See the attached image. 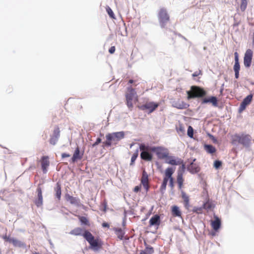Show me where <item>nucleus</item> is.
Segmentation results:
<instances>
[{"label": "nucleus", "mask_w": 254, "mask_h": 254, "mask_svg": "<svg viewBox=\"0 0 254 254\" xmlns=\"http://www.w3.org/2000/svg\"><path fill=\"white\" fill-rule=\"evenodd\" d=\"M200 74H201V71L200 70H199V71H196L194 72L192 74V76L193 77H196V76L199 75Z\"/></svg>", "instance_id": "49530a36"}, {"label": "nucleus", "mask_w": 254, "mask_h": 254, "mask_svg": "<svg viewBox=\"0 0 254 254\" xmlns=\"http://www.w3.org/2000/svg\"><path fill=\"white\" fill-rule=\"evenodd\" d=\"M75 160L73 159V160H72L73 162H74Z\"/></svg>", "instance_id": "bf43d9fd"}, {"label": "nucleus", "mask_w": 254, "mask_h": 254, "mask_svg": "<svg viewBox=\"0 0 254 254\" xmlns=\"http://www.w3.org/2000/svg\"><path fill=\"white\" fill-rule=\"evenodd\" d=\"M188 106V104L183 101H178L175 103V107L180 109H186Z\"/></svg>", "instance_id": "c756f323"}, {"label": "nucleus", "mask_w": 254, "mask_h": 254, "mask_svg": "<svg viewBox=\"0 0 254 254\" xmlns=\"http://www.w3.org/2000/svg\"><path fill=\"white\" fill-rule=\"evenodd\" d=\"M206 94V91L203 88L197 86H191L190 90L187 92L188 99L203 98Z\"/></svg>", "instance_id": "39448f33"}, {"label": "nucleus", "mask_w": 254, "mask_h": 254, "mask_svg": "<svg viewBox=\"0 0 254 254\" xmlns=\"http://www.w3.org/2000/svg\"><path fill=\"white\" fill-rule=\"evenodd\" d=\"M193 212H195L196 213L199 214L201 213L202 212V207H194L193 209Z\"/></svg>", "instance_id": "a19ab883"}, {"label": "nucleus", "mask_w": 254, "mask_h": 254, "mask_svg": "<svg viewBox=\"0 0 254 254\" xmlns=\"http://www.w3.org/2000/svg\"><path fill=\"white\" fill-rule=\"evenodd\" d=\"M42 159H48V157L47 156H43Z\"/></svg>", "instance_id": "5fc2aeb1"}, {"label": "nucleus", "mask_w": 254, "mask_h": 254, "mask_svg": "<svg viewBox=\"0 0 254 254\" xmlns=\"http://www.w3.org/2000/svg\"><path fill=\"white\" fill-rule=\"evenodd\" d=\"M171 214L174 217L182 218V213L177 205H173L171 208Z\"/></svg>", "instance_id": "4468645a"}, {"label": "nucleus", "mask_w": 254, "mask_h": 254, "mask_svg": "<svg viewBox=\"0 0 254 254\" xmlns=\"http://www.w3.org/2000/svg\"><path fill=\"white\" fill-rule=\"evenodd\" d=\"M106 10L111 18L115 19V15L112 9L109 6L106 7Z\"/></svg>", "instance_id": "473e14b6"}, {"label": "nucleus", "mask_w": 254, "mask_h": 254, "mask_svg": "<svg viewBox=\"0 0 254 254\" xmlns=\"http://www.w3.org/2000/svg\"><path fill=\"white\" fill-rule=\"evenodd\" d=\"M142 151V152L141 153L140 156H141V159H152V155L149 153V151L151 152L150 150L148 149H144V150H141Z\"/></svg>", "instance_id": "b1692460"}, {"label": "nucleus", "mask_w": 254, "mask_h": 254, "mask_svg": "<svg viewBox=\"0 0 254 254\" xmlns=\"http://www.w3.org/2000/svg\"><path fill=\"white\" fill-rule=\"evenodd\" d=\"M253 55V52L251 49L246 51L244 59V64L246 67H249L251 66Z\"/></svg>", "instance_id": "1a4fd4ad"}, {"label": "nucleus", "mask_w": 254, "mask_h": 254, "mask_svg": "<svg viewBox=\"0 0 254 254\" xmlns=\"http://www.w3.org/2000/svg\"><path fill=\"white\" fill-rule=\"evenodd\" d=\"M83 154V152L80 151L79 147H77L71 159H81L82 157Z\"/></svg>", "instance_id": "c85d7f7f"}, {"label": "nucleus", "mask_w": 254, "mask_h": 254, "mask_svg": "<svg viewBox=\"0 0 254 254\" xmlns=\"http://www.w3.org/2000/svg\"><path fill=\"white\" fill-rule=\"evenodd\" d=\"M33 254H39L38 253L35 252V253H33Z\"/></svg>", "instance_id": "13d9d810"}, {"label": "nucleus", "mask_w": 254, "mask_h": 254, "mask_svg": "<svg viewBox=\"0 0 254 254\" xmlns=\"http://www.w3.org/2000/svg\"><path fill=\"white\" fill-rule=\"evenodd\" d=\"M158 17L161 27L165 28L167 23L170 21V16L166 8H161L158 13Z\"/></svg>", "instance_id": "0eeeda50"}, {"label": "nucleus", "mask_w": 254, "mask_h": 254, "mask_svg": "<svg viewBox=\"0 0 254 254\" xmlns=\"http://www.w3.org/2000/svg\"><path fill=\"white\" fill-rule=\"evenodd\" d=\"M138 151L136 150V152L133 154L131 159H136L138 156Z\"/></svg>", "instance_id": "09e8293b"}, {"label": "nucleus", "mask_w": 254, "mask_h": 254, "mask_svg": "<svg viewBox=\"0 0 254 254\" xmlns=\"http://www.w3.org/2000/svg\"><path fill=\"white\" fill-rule=\"evenodd\" d=\"M222 165V162L219 160L214 162V166L216 169H218Z\"/></svg>", "instance_id": "79ce46f5"}, {"label": "nucleus", "mask_w": 254, "mask_h": 254, "mask_svg": "<svg viewBox=\"0 0 254 254\" xmlns=\"http://www.w3.org/2000/svg\"><path fill=\"white\" fill-rule=\"evenodd\" d=\"M79 219L80 221L83 224H85L87 226H89L90 224L89 223V221L87 218L84 216H79Z\"/></svg>", "instance_id": "f704fd0d"}, {"label": "nucleus", "mask_w": 254, "mask_h": 254, "mask_svg": "<svg viewBox=\"0 0 254 254\" xmlns=\"http://www.w3.org/2000/svg\"><path fill=\"white\" fill-rule=\"evenodd\" d=\"M188 135L190 137L192 138L193 135V129L191 126H189L188 129L187 131Z\"/></svg>", "instance_id": "4c0bfd02"}, {"label": "nucleus", "mask_w": 254, "mask_h": 254, "mask_svg": "<svg viewBox=\"0 0 254 254\" xmlns=\"http://www.w3.org/2000/svg\"><path fill=\"white\" fill-rule=\"evenodd\" d=\"M37 198L35 199L34 203L38 207H39L42 206L43 205L42 191L41 188L40 187V185H38L37 187Z\"/></svg>", "instance_id": "9b49d317"}, {"label": "nucleus", "mask_w": 254, "mask_h": 254, "mask_svg": "<svg viewBox=\"0 0 254 254\" xmlns=\"http://www.w3.org/2000/svg\"><path fill=\"white\" fill-rule=\"evenodd\" d=\"M134 161L135 160L134 159L131 160V164H132Z\"/></svg>", "instance_id": "4d7b16f0"}, {"label": "nucleus", "mask_w": 254, "mask_h": 254, "mask_svg": "<svg viewBox=\"0 0 254 254\" xmlns=\"http://www.w3.org/2000/svg\"><path fill=\"white\" fill-rule=\"evenodd\" d=\"M141 183L143 185L146 191H147L149 190L148 179L147 174L144 170L142 173V175L141 179Z\"/></svg>", "instance_id": "ddd939ff"}, {"label": "nucleus", "mask_w": 254, "mask_h": 254, "mask_svg": "<svg viewBox=\"0 0 254 254\" xmlns=\"http://www.w3.org/2000/svg\"><path fill=\"white\" fill-rule=\"evenodd\" d=\"M175 171V168L173 167L168 168L165 170L163 183L160 187V190L162 192L166 190L167 183L169 182L170 187L173 189L174 187V179L172 175Z\"/></svg>", "instance_id": "20e7f679"}, {"label": "nucleus", "mask_w": 254, "mask_h": 254, "mask_svg": "<svg viewBox=\"0 0 254 254\" xmlns=\"http://www.w3.org/2000/svg\"><path fill=\"white\" fill-rule=\"evenodd\" d=\"M248 0H241L240 9L244 12L247 6Z\"/></svg>", "instance_id": "7c9ffc66"}, {"label": "nucleus", "mask_w": 254, "mask_h": 254, "mask_svg": "<svg viewBox=\"0 0 254 254\" xmlns=\"http://www.w3.org/2000/svg\"><path fill=\"white\" fill-rule=\"evenodd\" d=\"M251 141V137L249 135H241L240 143L245 146H249Z\"/></svg>", "instance_id": "2eb2a0df"}, {"label": "nucleus", "mask_w": 254, "mask_h": 254, "mask_svg": "<svg viewBox=\"0 0 254 254\" xmlns=\"http://www.w3.org/2000/svg\"><path fill=\"white\" fill-rule=\"evenodd\" d=\"M58 139H59L58 138H57L56 137L51 135L50 140H49V142H50V144H51L52 145H55L58 141Z\"/></svg>", "instance_id": "58836bf2"}, {"label": "nucleus", "mask_w": 254, "mask_h": 254, "mask_svg": "<svg viewBox=\"0 0 254 254\" xmlns=\"http://www.w3.org/2000/svg\"><path fill=\"white\" fill-rule=\"evenodd\" d=\"M205 149L207 152L210 153H213L216 151L215 148L211 145H206Z\"/></svg>", "instance_id": "72a5a7b5"}, {"label": "nucleus", "mask_w": 254, "mask_h": 254, "mask_svg": "<svg viewBox=\"0 0 254 254\" xmlns=\"http://www.w3.org/2000/svg\"><path fill=\"white\" fill-rule=\"evenodd\" d=\"M235 64L233 67L235 71V78L238 79L239 77V71L240 69V65L239 62V56L237 52L234 53Z\"/></svg>", "instance_id": "9d476101"}, {"label": "nucleus", "mask_w": 254, "mask_h": 254, "mask_svg": "<svg viewBox=\"0 0 254 254\" xmlns=\"http://www.w3.org/2000/svg\"><path fill=\"white\" fill-rule=\"evenodd\" d=\"M40 162L43 173H46L47 172V168L50 165L49 160H41Z\"/></svg>", "instance_id": "a878e982"}, {"label": "nucleus", "mask_w": 254, "mask_h": 254, "mask_svg": "<svg viewBox=\"0 0 254 254\" xmlns=\"http://www.w3.org/2000/svg\"><path fill=\"white\" fill-rule=\"evenodd\" d=\"M125 137L124 131L109 133L106 134V140L103 142V147H110L112 145H116Z\"/></svg>", "instance_id": "f03ea898"}, {"label": "nucleus", "mask_w": 254, "mask_h": 254, "mask_svg": "<svg viewBox=\"0 0 254 254\" xmlns=\"http://www.w3.org/2000/svg\"><path fill=\"white\" fill-rule=\"evenodd\" d=\"M177 130L178 133L181 135L184 134L185 132V128L182 125H179V126L177 128Z\"/></svg>", "instance_id": "c9c22d12"}, {"label": "nucleus", "mask_w": 254, "mask_h": 254, "mask_svg": "<svg viewBox=\"0 0 254 254\" xmlns=\"http://www.w3.org/2000/svg\"><path fill=\"white\" fill-rule=\"evenodd\" d=\"M101 142V139L100 138H98L96 139V141L95 142V143L93 144V146H95L98 144H99Z\"/></svg>", "instance_id": "de8ad7c7"}, {"label": "nucleus", "mask_w": 254, "mask_h": 254, "mask_svg": "<svg viewBox=\"0 0 254 254\" xmlns=\"http://www.w3.org/2000/svg\"><path fill=\"white\" fill-rule=\"evenodd\" d=\"M126 104L127 107L131 110L133 107V100L134 98L136 101L138 100V96L136 92L131 86H128L127 88V91L125 94Z\"/></svg>", "instance_id": "423d86ee"}, {"label": "nucleus", "mask_w": 254, "mask_h": 254, "mask_svg": "<svg viewBox=\"0 0 254 254\" xmlns=\"http://www.w3.org/2000/svg\"><path fill=\"white\" fill-rule=\"evenodd\" d=\"M116 48L115 46H112L109 50V52L112 54H114L115 52Z\"/></svg>", "instance_id": "a18cd8bd"}, {"label": "nucleus", "mask_w": 254, "mask_h": 254, "mask_svg": "<svg viewBox=\"0 0 254 254\" xmlns=\"http://www.w3.org/2000/svg\"><path fill=\"white\" fill-rule=\"evenodd\" d=\"M160 224V218L159 215L156 214L152 216L149 220L150 226L159 225Z\"/></svg>", "instance_id": "412c9836"}, {"label": "nucleus", "mask_w": 254, "mask_h": 254, "mask_svg": "<svg viewBox=\"0 0 254 254\" xmlns=\"http://www.w3.org/2000/svg\"><path fill=\"white\" fill-rule=\"evenodd\" d=\"M241 135L235 134L231 136V143L233 145H237L240 143Z\"/></svg>", "instance_id": "393cba45"}, {"label": "nucleus", "mask_w": 254, "mask_h": 254, "mask_svg": "<svg viewBox=\"0 0 254 254\" xmlns=\"http://www.w3.org/2000/svg\"><path fill=\"white\" fill-rule=\"evenodd\" d=\"M4 239L9 243H12L15 247H22L24 246V244L23 243L16 239L5 237Z\"/></svg>", "instance_id": "f3484780"}, {"label": "nucleus", "mask_w": 254, "mask_h": 254, "mask_svg": "<svg viewBox=\"0 0 254 254\" xmlns=\"http://www.w3.org/2000/svg\"><path fill=\"white\" fill-rule=\"evenodd\" d=\"M137 80H133V79H129L128 81V84H134V86H136L138 84V83H137Z\"/></svg>", "instance_id": "37998d69"}, {"label": "nucleus", "mask_w": 254, "mask_h": 254, "mask_svg": "<svg viewBox=\"0 0 254 254\" xmlns=\"http://www.w3.org/2000/svg\"><path fill=\"white\" fill-rule=\"evenodd\" d=\"M140 189H141V185L135 186L133 189V191L134 192H137L140 190Z\"/></svg>", "instance_id": "c03bdc74"}, {"label": "nucleus", "mask_w": 254, "mask_h": 254, "mask_svg": "<svg viewBox=\"0 0 254 254\" xmlns=\"http://www.w3.org/2000/svg\"><path fill=\"white\" fill-rule=\"evenodd\" d=\"M159 104L153 102H147L144 104L138 106V109L141 110H148L149 113L154 111L159 106Z\"/></svg>", "instance_id": "6e6552de"}, {"label": "nucleus", "mask_w": 254, "mask_h": 254, "mask_svg": "<svg viewBox=\"0 0 254 254\" xmlns=\"http://www.w3.org/2000/svg\"><path fill=\"white\" fill-rule=\"evenodd\" d=\"M70 156V155L66 153H63L62 154V157L63 158H65V157H69Z\"/></svg>", "instance_id": "603ef678"}, {"label": "nucleus", "mask_w": 254, "mask_h": 254, "mask_svg": "<svg viewBox=\"0 0 254 254\" xmlns=\"http://www.w3.org/2000/svg\"><path fill=\"white\" fill-rule=\"evenodd\" d=\"M52 136L56 137L57 138H59L60 136V128L58 126H56L54 130L53 131V133Z\"/></svg>", "instance_id": "2f4dec72"}, {"label": "nucleus", "mask_w": 254, "mask_h": 254, "mask_svg": "<svg viewBox=\"0 0 254 254\" xmlns=\"http://www.w3.org/2000/svg\"><path fill=\"white\" fill-rule=\"evenodd\" d=\"M252 99L253 95L252 94L249 95L244 99L240 106L239 110L240 112L243 111L246 109L247 106L249 105L252 102Z\"/></svg>", "instance_id": "f8f14e48"}, {"label": "nucleus", "mask_w": 254, "mask_h": 254, "mask_svg": "<svg viewBox=\"0 0 254 254\" xmlns=\"http://www.w3.org/2000/svg\"><path fill=\"white\" fill-rule=\"evenodd\" d=\"M176 161V160H169V161L168 162V163L171 165H176V164H177Z\"/></svg>", "instance_id": "8fccbe9b"}, {"label": "nucleus", "mask_w": 254, "mask_h": 254, "mask_svg": "<svg viewBox=\"0 0 254 254\" xmlns=\"http://www.w3.org/2000/svg\"><path fill=\"white\" fill-rule=\"evenodd\" d=\"M214 220L212 221L211 225L213 229L215 231H217L221 226V220L217 216H214Z\"/></svg>", "instance_id": "dca6fc26"}, {"label": "nucleus", "mask_w": 254, "mask_h": 254, "mask_svg": "<svg viewBox=\"0 0 254 254\" xmlns=\"http://www.w3.org/2000/svg\"><path fill=\"white\" fill-rule=\"evenodd\" d=\"M211 103L214 106H217V99L216 97L211 96L208 98H204L201 101V104Z\"/></svg>", "instance_id": "a211bd4d"}, {"label": "nucleus", "mask_w": 254, "mask_h": 254, "mask_svg": "<svg viewBox=\"0 0 254 254\" xmlns=\"http://www.w3.org/2000/svg\"><path fill=\"white\" fill-rule=\"evenodd\" d=\"M103 227H107L109 228L110 227V225L107 222H103L102 224Z\"/></svg>", "instance_id": "3c124183"}, {"label": "nucleus", "mask_w": 254, "mask_h": 254, "mask_svg": "<svg viewBox=\"0 0 254 254\" xmlns=\"http://www.w3.org/2000/svg\"><path fill=\"white\" fill-rule=\"evenodd\" d=\"M184 180L183 179V174L178 173L177 178V182L178 184L179 189H182L183 187V183Z\"/></svg>", "instance_id": "bb28decb"}, {"label": "nucleus", "mask_w": 254, "mask_h": 254, "mask_svg": "<svg viewBox=\"0 0 254 254\" xmlns=\"http://www.w3.org/2000/svg\"><path fill=\"white\" fill-rule=\"evenodd\" d=\"M188 170L192 174L198 173L200 171V168L197 164L193 162L190 163L188 167Z\"/></svg>", "instance_id": "6ab92c4d"}, {"label": "nucleus", "mask_w": 254, "mask_h": 254, "mask_svg": "<svg viewBox=\"0 0 254 254\" xmlns=\"http://www.w3.org/2000/svg\"><path fill=\"white\" fill-rule=\"evenodd\" d=\"M140 149L150 150L151 152L155 153L159 159H170L169 156V151L168 149L163 147H155L145 146L144 144L140 145Z\"/></svg>", "instance_id": "7ed1b4c3"}, {"label": "nucleus", "mask_w": 254, "mask_h": 254, "mask_svg": "<svg viewBox=\"0 0 254 254\" xmlns=\"http://www.w3.org/2000/svg\"><path fill=\"white\" fill-rule=\"evenodd\" d=\"M104 204L105 207H106V205H107V202H104Z\"/></svg>", "instance_id": "6e6d98bb"}, {"label": "nucleus", "mask_w": 254, "mask_h": 254, "mask_svg": "<svg viewBox=\"0 0 254 254\" xmlns=\"http://www.w3.org/2000/svg\"><path fill=\"white\" fill-rule=\"evenodd\" d=\"M139 254H146V252L144 251H141Z\"/></svg>", "instance_id": "864d4df0"}, {"label": "nucleus", "mask_w": 254, "mask_h": 254, "mask_svg": "<svg viewBox=\"0 0 254 254\" xmlns=\"http://www.w3.org/2000/svg\"><path fill=\"white\" fill-rule=\"evenodd\" d=\"M55 191L56 192V196L59 199H60L61 196V185L59 182L56 184V187L55 188Z\"/></svg>", "instance_id": "cd10ccee"}, {"label": "nucleus", "mask_w": 254, "mask_h": 254, "mask_svg": "<svg viewBox=\"0 0 254 254\" xmlns=\"http://www.w3.org/2000/svg\"><path fill=\"white\" fill-rule=\"evenodd\" d=\"M69 233L74 236L82 235L88 242L91 248L95 250H98L102 247L103 243L101 240L99 238L95 239L93 235L87 230L84 231L82 228L77 227L72 230Z\"/></svg>", "instance_id": "f257e3e1"}, {"label": "nucleus", "mask_w": 254, "mask_h": 254, "mask_svg": "<svg viewBox=\"0 0 254 254\" xmlns=\"http://www.w3.org/2000/svg\"><path fill=\"white\" fill-rule=\"evenodd\" d=\"M212 207V203L211 202H210L209 201H206L203 205V208L206 209L207 210L211 209Z\"/></svg>", "instance_id": "e433bc0d"}, {"label": "nucleus", "mask_w": 254, "mask_h": 254, "mask_svg": "<svg viewBox=\"0 0 254 254\" xmlns=\"http://www.w3.org/2000/svg\"><path fill=\"white\" fill-rule=\"evenodd\" d=\"M66 199L67 201H69L71 204L74 205H78L79 202L78 198L70 195L69 194H66L65 195Z\"/></svg>", "instance_id": "4be33fe9"}, {"label": "nucleus", "mask_w": 254, "mask_h": 254, "mask_svg": "<svg viewBox=\"0 0 254 254\" xmlns=\"http://www.w3.org/2000/svg\"><path fill=\"white\" fill-rule=\"evenodd\" d=\"M181 194H182V197L184 201V206L187 209H189L190 208V206L189 196L184 191H182Z\"/></svg>", "instance_id": "aec40b11"}, {"label": "nucleus", "mask_w": 254, "mask_h": 254, "mask_svg": "<svg viewBox=\"0 0 254 254\" xmlns=\"http://www.w3.org/2000/svg\"><path fill=\"white\" fill-rule=\"evenodd\" d=\"M113 230L115 231L118 239L120 240H123L125 233L123 230L121 228H114Z\"/></svg>", "instance_id": "5701e85b"}, {"label": "nucleus", "mask_w": 254, "mask_h": 254, "mask_svg": "<svg viewBox=\"0 0 254 254\" xmlns=\"http://www.w3.org/2000/svg\"><path fill=\"white\" fill-rule=\"evenodd\" d=\"M144 251L146 254H152L154 253V249L152 247H147Z\"/></svg>", "instance_id": "ea45409f"}]
</instances>
